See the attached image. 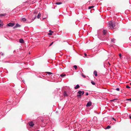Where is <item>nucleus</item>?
<instances>
[{
    "label": "nucleus",
    "mask_w": 131,
    "mask_h": 131,
    "mask_svg": "<svg viewBox=\"0 0 131 131\" xmlns=\"http://www.w3.org/2000/svg\"><path fill=\"white\" fill-rule=\"evenodd\" d=\"M89 95V93H86V95L87 96V95Z\"/></svg>",
    "instance_id": "nucleus-32"
},
{
    "label": "nucleus",
    "mask_w": 131,
    "mask_h": 131,
    "mask_svg": "<svg viewBox=\"0 0 131 131\" xmlns=\"http://www.w3.org/2000/svg\"><path fill=\"white\" fill-rule=\"evenodd\" d=\"M47 73L49 74H52V73L50 72H47Z\"/></svg>",
    "instance_id": "nucleus-25"
},
{
    "label": "nucleus",
    "mask_w": 131,
    "mask_h": 131,
    "mask_svg": "<svg viewBox=\"0 0 131 131\" xmlns=\"http://www.w3.org/2000/svg\"><path fill=\"white\" fill-rule=\"evenodd\" d=\"M92 104V102L91 101L88 102L86 104V106L87 107L90 106Z\"/></svg>",
    "instance_id": "nucleus-3"
},
{
    "label": "nucleus",
    "mask_w": 131,
    "mask_h": 131,
    "mask_svg": "<svg viewBox=\"0 0 131 131\" xmlns=\"http://www.w3.org/2000/svg\"><path fill=\"white\" fill-rule=\"evenodd\" d=\"M65 75H66L65 74H62L60 75V76L61 77H63Z\"/></svg>",
    "instance_id": "nucleus-23"
},
{
    "label": "nucleus",
    "mask_w": 131,
    "mask_h": 131,
    "mask_svg": "<svg viewBox=\"0 0 131 131\" xmlns=\"http://www.w3.org/2000/svg\"><path fill=\"white\" fill-rule=\"evenodd\" d=\"M111 127L109 125H108L107 126V127L106 128V129H108L110 128H111Z\"/></svg>",
    "instance_id": "nucleus-19"
},
{
    "label": "nucleus",
    "mask_w": 131,
    "mask_h": 131,
    "mask_svg": "<svg viewBox=\"0 0 131 131\" xmlns=\"http://www.w3.org/2000/svg\"><path fill=\"white\" fill-rule=\"evenodd\" d=\"M119 57H120V58H121V56H122V54H121V53H120L119 54Z\"/></svg>",
    "instance_id": "nucleus-26"
},
{
    "label": "nucleus",
    "mask_w": 131,
    "mask_h": 131,
    "mask_svg": "<svg viewBox=\"0 0 131 131\" xmlns=\"http://www.w3.org/2000/svg\"><path fill=\"white\" fill-rule=\"evenodd\" d=\"M88 131H90V130H88Z\"/></svg>",
    "instance_id": "nucleus-41"
},
{
    "label": "nucleus",
    "mask_w": 131,
    "mask_h": 131,
    "mask_svg": "<svg viewBox=\"0 0 131 131\" xmlns=\"http://www.w3.org/2000/svg\"><path fill=\"white\" fill-rule=\"evenodd\" d=\"M107 32V31L106 30H104L103 31V34L104 35H105L106 34Z\"/></svg>",
    "instance_id": "nucleus-9"
},
{
    "label": "nucleus",
    "mask_w": 131,
    "mask_h": 131,
    "mask_svg": "<svg viewBox=\"0 0 131 131\" xmlns=\"http://www.w3.org/2000/svg\"><path fill=\"white\" fill-rule=\"evenodd\" d=\"M41 14L40 13H39L37 15V18L38 19L41 16Z\"/></svg>",
    "instance_id": "nucleus-12"
},
{
    "label": "nucleus",
    "mask_w": 131,
    "mask_h": 131,
    "mask_svg": "<svg viewBox=\"0 0 131 131\" xmlns=\"http://www.w3.org/2000/svg\"><path fill=\"white\" fill-rule=\"evenodd\" d=\"M94 7V6H89L88 7V9H91L92 8H93Z\"/></svg>",
    "instance_id": "nucleus-17"
},
{
    "label": "nucleus",
    "mask_w": 131,
    "mask_h": 131,
    "mask_svg": "<svg viewBox=\"0 0 131 131\" xmlns=\"http://www.w3.org/2000/svg\"><path fill=\"white\" fill-rule=\"evenodd\" d=\"M115 39H111V41L113 42V43H115Z\"/></svg>",
    "instance_id": "nucleus-20"
},
{
    "label": "nucleus",
    "mask_w": 131,
    "mask_h": 131,
    "mask_svg": "<svg viewBox=\"0 0 131 131\" xmlns=\"http://www.w3.org/2000/svg\"><path fill=\"white\" fill-rule=\"evenodd\" d=\"M112 119H113L114 120H115V118L114 117L112 118Z\"/></svg>",
    "instance_id": "nucleus-36"
},
{
    "label": "nucleus",
    "mask_w": 131,
    "mask_h": 131,
    "mask_svg": "<svg viewBox=\"0 0 131 131\" xmlns=\"http://www.w3.org/2000/svg\"><path fill=\"white\" fill-rule=\"evenodd\" d=\"M126 88H130V87L128 85H127L126 86Z\"/></svg>",
    "instance_id": "nucleus-29"
},
{
    "label": "nucleus",
    "mask_w": 131,
    "mask_h": 131,
    "mask_svg": "<svg viewBox=\"0 0 131 131\" xmlns=\"http://www.w3.org/2000/svg\"><path fill=\"white\" fill-rule=\"evenodd\" d=\"M129 118L131 119V115H129Z\"/></svg>",
    "instance_id": "nucleus-34"
},
{
    "label": "nucleus",
    "mask_w": 131,
    "mask_h": 131,
    "mask_svg": "<svg viewBox=\"0 0 131 131\" xmlns=\"http://www.w3.org/2000/svg\"><path fill=\"white\" fill-rule=\"evenodd\" d=\"M84 93V92L83 91H79L78 93L79 94V95H77V96L78 97H81L82 95H83Z\"/></svg>",
    "instance_id": "nucleus-2"
},
{
    "label": "nucleus",
    "mask_w": 131,
    "mask_h": 131,
    "mask_svg": "<svg viewBox=\"0 0 131 131\" xmlns=\"http://www.w3.org/2000/svg\"><path fill=\"white\" fill-rule=\"evenodd\" d=\"M91 83L93 85H95V83L93 81H91Z\"/></svg>",
    "instance_id": "nucleus-18"
},
{
    "label": "nucleus",
    "mask_w": 131,
    "mask_h": 131,
    "mask_svg": "<svg viewBox=\"0 0 131 131\" xmlns=\"http://www.w3.org/2000/svg\"><path fill=\"white\" fill-rule=\"evenodd\" d=\"M126 100L127 101H131V99H127Z\"/></svg>",
    "instance_id": "nucleus-28"
},
{
    "label": "nucleus",
    "mask_w": 131,
    "mask_h": 131,
    "mask_svg": "<svg viewBox=\"0 0 131 131\" xmlns=\"http://www.w3.org/2000/svg\"><path fill=\"white\" fill-rule=\"evenodd\" d=\"M116 90L117 91H119V88H117L116 89Z\"/></svg>",
    "instance_id": "nucleus-31"
},
{
    "label": "nucleus",
    "mask_w": 131,
    "mask_h": 131,
    "mask_svg": "<svg viewBox=\"0 0 131 131\" xmlns=\"http://www.w3.org/2000/svg\"><path fill=\"white\" fill-rule=\"evenodd\" d=\"M114 120V121H116V119H115V120Z\"/></svg>",
    "instance_id": "nucleus-39"
},
{
    "label": "nucleus",
    "mask_w": 131,
    "mask_h": 131,
    "mask_svg": "<svg viewBox=\"0 0 131 131\" xmlns=\"http://www.w3.org/2000/svg\"><path fill=\"white\" fill-rule=\"evenodd\" d=\"M49 31L50 33L48 34V35H52V34L53 33V31H51V30H49Z\"/></svg>",
    "instance_id": "nucleus-10"
},
{
    "label": "nucleus",
    "mask_w": 131,
    "mask_h": 131,
    "mask_svg": "<svg viewBox=\"0 0 131 131\" xmlns=\"http://www.w3.org/2000/svg\"><path fill=\"white\" fill-rule=\"evenodd\" d=\"M73 67L75 68V69H77V66H76V65H75V66H74Z\"/></svg>",
    "instance_id": "nucleus-24"
},
{
    "label": "nucleus",
    "mask_w": 131,
    "mask_h": 131,
    "mask_svg": "<svg viewBox=\"0 0 131 131\" xmlns=\"http://www.w3.org/2000/svg\"><path fill=\"white\" fill-rule=\"evenodd\" d=\"M19 42L21 43H23L24 42V40L22 39H19Z\"/></svg>",
    "instance_id": "nucleus-14"
},
{
    "label": "nucleus",
    "mask_w": 131,
    "mask_h": 131,
    "mask_svg": "<svg viewBox=\"0 0 131 131\" xmlns=\"http://www.w3.org/2000/svg\"><path fill=\"white\" fill-rule=\"evenodd\" d=\"M53 42H52L50 45H49V47H50V46L52 45L53 44Z\"/></svg>",
    "instance_id": "nucleus-27"
},
{
    "label": "nucleus",
    "mask_w": 131,
    "mask_h": 131,
    "mask_svg": "<svg viewBox=\"0 0 131 131\" xmlns=\"http://www.w3.org/2000/svg\"><path fill=\"white\" fill-rule=\"evenodd\" d=\"M20 25L19 24H16V26L15 27H20Z\"/></svg>",
    "instance_id": "nucleus-21"
},
{
    "label": "nucleus",
    "mask_w": 131,
    "mask_h": 131,
    "mask_svg": "<svg viewBox=\"0 0 131 131\" xmlns=\"http://www.w3.org/2000/svg\"><path fill=\"white\" fill-rule=\"evenodd\" d=\"M82 77L84 78H85V76L84 75H83V74H82Z\"/></svg>",
    "instance_id": "nucleus-30"
},
{
    "label": "nucleus",
    "mask_w": 131,
    "mask_h": 131,
    "mask_svg": "<svg viewBox=\"0 0 131 131\" xmlns=\"http://www.w3.org/2000/svg\"><path fill=\"white\" fill-rule=\"evenodd\" d=\"M93 120L94 121H96L97 120V118L96 117L94 116V117Z\"/></svg>",
    "instance_id": "nucleus-8"
},
{
    "label": "nucleus",
    "mask_w": 131,
    "mask_h": 131,
    "mask_svg": "<svg viewBox=\"0 0 131 131\" xmlns=\"http://www.w3.org/2000/svg\"><path fill=\"white\" fill-rule=\"evenodd\" d=\"M21 21L24 22L26 21V19L25 18H23L21 19Z\"/></svg>",
    "instance_id": "nucleus-6"
},
{
    "label": "nucleus",
    "mask_w": 131,
    "mask_h": 131,
    "mask_svg": "<svg viewBox=\"0 0 131 131\" xmlns=\"http://www.w3.org/2000/svg\"><path fill=\"white\" fill-rule=\"evenodd\" d=\"M109 25L111 28H114L115 26V23L114 21H110L109 23Z\"/></svg>",
    "instance_id": "nucleus-1"
},
{
    "label": "nucleus",
    "mask_w": 131,
    "mask_h": 131,
    "mask_svg": "<svg viewBox=\"0 0 131 131\" xmlns=\"http://www.w3.org/2000/svg\"><path fill=\"white\" fill-rule=\"evenodd\" d=\"M29 126H33L34 125V124L32 122H31L29 123Z\"/></svg>",
    "instance_id": "nucleus-4"
},
{
    "label": "nucleus",
    "mask_w": 131,
    "mask_h": 131,
    "mask_svg": "<svg viewBox=\"0 0 131 131\" xmlns=\"http://www.w3.org/2000/svg\"><path fill=\"white\" fill-rule=\"evenodd\" d=\"M108 64H109L110 65V63L109 62H108Z\"/></svg>",
    "instance_id": "nucleus-38"
},
{
    "label": "nucleus",
    "mask_w": 131,
    "mask_h": 131,
    "mask_svg": "<svg viewBox=\"0 0 131 131\" xmlns=\"http://www.w3.org/2000/svg\"><path fill=\"white\" fill-rule=\"evenodd\" d=\"M36 16H35V17L34 18V19H35L36 18Z\"/></svg>",
    "instance_id": "nucleus-37"
},
{
    "label": "nucleus",
    "mask_w": 131,
    "mask_h": 131,
    "mask_svg": "<svg viewBox=\"0 0 131 131\" xmlns=\"http://www.w3.org/2000/svg\"><path fill=\"white\" fill-rule=\"evenodd\" d=\"M79 87H80V86H79V85L78 84H77V85L74 88H75V89H77L79 88Z\"/></svg>",
    "instance_id": "nucleus-13"
},
{
    "label": "nucleus",
    "mask_w": 131,
    "mask_h": 131,
    "mask_svg": "<svg viewBox=\"0 0 131 131\" xmlns=\"http://www.w3.org/2000/svg\"><path fill=\"white\" fill-rule=\"evenodd\" d=\"M64 95L65 96H67V93L66 92H64Z\"/></svg>",
    "instance_id": "nucleus-22"
},
{
    "label": "nucleus",
    "mask_w": 131,
    "mask_h": 131,
    "mask_svg": "<svg viewBox=\"0 0 131 131\" xmlns=\"http://www.w3.org/2000/svg\"><path fill=\"white\" fill-rule=\"evenodd\" d=\"M93 74L95 76H97V72L96 71H94L93 72Z\"/></svg>",
    "instance_id": "nucleus-7"
},
{
    "label": "nucleus",
    "mask_w": 131,
    "mask_h": 131,
    "mask_svg": "<svg viewBox=\"0 0 131 131\" xmlns=\"http://www.w3.org/2000/svg\"><path fill=\"white\" fill-rule=\"evenodd\" d=\"M6 15V14H0V16H4Z\"/></svg>",
    "instance_id": "nucleus-16"
},
{
    "label": "nucleus",
    "mask_w": 131,
    "mask_h": 131,
    "mask_svg": "<svg viewBox=\"0 0 131 131\" xmlns=\"http://www.w3.org/2000/svg\"><path fill=\"white\" fill-rule=\"evenodd\" d=\"M3 25L2 22L1 20H0V27L3 26Z\"/></svg>",
    "instance_id": "nucleus-11"
},
{
    "label": "nucleus",
    "mask_w": 131,
    "mask_h": 131,
    "mask_svg": "<svg viewBox=\"0 0 131 131\" xmlns=\"http://www.w3.org/2000/svg\"><path fill=\"white\" fill-rule=\"evenodd\" d=\"M15 25L14 23H9L7 24V25L9 26L13 27Z\"/></svg>",
    "instance_id": "nucleus-5"
},
{
    "label": "nucleus",
    "mask_w": 131,
    "mask_h": 131,
    "mask_svg": "<svg viewBox=\"0 0 131 131\" xmlns=\"http://www.w3.org/2000/svg\"><path fill=\"white\" fill-rule=\"evenodd\" d=\"M115 100H115V99L113 100H111V101H115Z\"/></svg>",
    "instance_id": "nucleus-33"
},
{
    "label": "nucleus",
    "mask_w": 131,
    "mask_h": 131,
    "mask_svg": "<svg viewBox=\"0 0 131 131\" xmlns=\"http://www.w3.org/2000/svg\"><path fill=\"white\" fill-rule=\"evenodd\" d=\"M130 85H131V83H130Z\"/></svg>",
    "instance_id": "nucleus-40"
},
{
    "label": "nucleus",
    "mask_w": 131,
    "mask_h": 131,
    "mask_svg": "<svg viewBox=\"0 0 131 131\" xmlns=\"http://www.w3.org/2000/svg\"><path fill=\"white\" fill-rule=\"evenodd\" d=\"M62 4V3L61 2H57L56 3V4L57 5H60Z\"/></svg>",
    "instance_id": "nucleus-15"
},
{
    "label": "nucleus",
    "mask_w": 131,
    "mask_h": 131,
    "mask_svg": "<svg viewBox=\"0 0 131 131\" xmlns=\"http://www.w3.org/2000/svg\"><path fill=\"white\" fill-rule=\"evenodd\" d=\"M84 55L85 56H87V54H86V53H84Z\"/></svg>",
    "instance_id": "nucleus-35"
}]
</instances>
